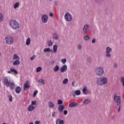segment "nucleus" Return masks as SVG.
<instances>
[{"label": "nucleus", "mask_w": 124, "mask_h": 124, "mask_svg": "<svg viewBox=\"0 0 124 124\" xmlns=\"http://www.w3.org/2000/svg\"><path fill=\"white\" fill-rule=\"evenodd\" d=\"M3 83L6 87H9L12 91L15 89L16 85L14 82L11 81L9 77H5L3 79Z\"/></svg>", "instance_id": "nucleus-1"}, {"label": "nucleus", "mask_w": 124, "mask_h": 124, "mask_svg": "<svg viewBox=\"0 0 124 124\" xmlns=\"http://www.w3.org/2000/svg\"><path fill=\"white\" fill-rule=\"evenodd\" d=\"M9 25L11 29L14 31H17L20 29V23H19L16 20L13 19L9 21Z\"/></svg>", "instance_id": "nucleus-2"}, {"label": "nucleus", "mask_w": 124, "mask_h": 124, "mask_svg": "<svg viewBox=\"0 0 124 124\" xmlns=\"http://www.w3.org/2000/svg\"><path fill=\"white\" fill-rule=\"evenodd\" d=\"M95 73L97 76H102L104 74V68L103 67H97L95 69Z\"/></svg>", "instance_id": "nucleus-3"}, {"label": "nucleus", "mask_w": 124, "mask_h": 124, "mask_svg": "<svg viewBox=\"0 0 124 124\" xmlns=\"http://www.w3.org/2000/svg\"><path fill=\"white\" fill-rule=\"evenodd\" d=\"M5 40L7 45H12L13 42H14L13 38L10 36H6L5 38Z\"/></svg>", "instance_id": "nucleus-4"}, {"label": "nucleus", "mask_w": 124, "mask_h": 124, "mask_svg": "<svg viewBox=\"0 0 124 124\" xmlns=\"http://www.w3.org/2000/svg\"><path fill=\"white\" fill-rule=\"evenodd\" d=\"M64 18L67 22H71L72 21V16L69 13H66L64 15Z\"/></svg>", "instance_id": "nucleus-5"}, {"label": "nucleus", "mask_w": 124, "mask_h": 124, "mask_svg": "<svg viewBox=\"0 0 124 124\" xmlns=\"http://www.w3.org/2000/svg\"><path fill=\"white\" fill-rule=\"evenodd\" d=\"M114 101L116 103V105L119 106L121 105V96L115 95L114 97Z\"/></svg>", "instance_id": "nucleus-6"}, {"label": "nucleus", "mask_w": 124, "mask_h": 124, "mask_svg": "<svg viewBox=\"0 0 124 124\" xmlns=\"http://www.w3.org/2000/svg\"><path fill=\"white\" fill-rule=\"evenodd\" d=\"M42 22L44 24L47 23L48 22V16L46 15H43L42 16Z\"/></svg>", "instance_id": "nucleus-7"}, {"label": "nucleus", "mask_w": 124, "mask_h": 124, "mask_svg": "<svg viewBox=\"0 0 124 124\" xmlns=\"http://www.w3.org/2000/svg\"><path fill=\"white\" fill-rule=\"evenodd\" d=\"M30 88V81L27 80L24 85V91H27Z\"/></svg>", "instance_id": "nucleus-8"}, {"label": "nucleus", "mask_w": 124, "mask_h": 124, "mask_svg": "<svg viewBox=\"0 0 124 124\" xmlns=\"http://www.w3.org/2000/svg\"><path fill=\"white\" fill-rule=\"evenodd\" d=\"M66 70H67V65L66 64L63 65V66L60 68V72H62V73L65 72Z\"/></svg>", "instance_id": "nucleus-9"}, {"label": "nucleus", "mask_w": 124, "mask_h": 124, "mask_svg": "<svg viewBox=\"0 0 124 124\" xmlns=\"http://www.w3.org/2000/svg\"><path fill=\"white\" fill-rule=\"evenodd\" d=\"M90 29V25H89L88 24H85L83 28V32H87V31H89Z\"/></svg>", "instance_id": "nucleus-10"}, {"label": "nucleus", "mask_w": 124, "mask_h": 124, "mask_svg": "<svg viewBox=\"0 0 124 124\" xmlns=\"http://www.w3.org/2000/svg\"><path fill=\"white\" fill-rule=\"evenodd\" d=\"M65 107V106H64V105H61L58 107V110L59 112H60V113H62V111H63V109H64Z\"/></svg>", "instance_id": "nucleus-11"}, {"label": "nucleus", "mask_w": 124, "mask_h": 124, "mask_svg": "<svg viewBox=\"0 0 124 124\" xmlns=\"http://www.w3.org/2000/svg\"><path fill=\"white\" fill-rule=\"evenodd\" d=\"M96 84H97V85H98L99 86H103L101 78H98L96 81Z\"/></svg>", "instance_id": "nucleus-12"}, {"label": "nucleus", "mask_w": 124, "mask_h": 124, "mask_svg": "<svg viewBox=\"0 0 124 124\" xmlns=\"http://www.w3.org/2000/svg\"><path fill=\"white\" fill-rule=\"evenodd\" d=\"M102 82L103 83V85H105L108 83V79L107 78H101Z\"/></svg>", "instance_id": "nucleus-13"}, {"label": "nucleus", "mask_w": 124, "mask_h": 124, "mask_svg": "<svg viewBox=\"0 0 124 124\" xmlns=\"http://www.w3.org/2000/svg\"><path fill=\"white\" fill-rule=\"evenodd\" d=\"M27 110L29 111V112H31V111H33V110H34V106L30 105L27 108Z\"/></svg>", "instance_id": "nucleus-14"}, {"label": "nucleus", "mask_w": 124, "mask_h": 124, "mask_svg": "<svg viewBox=\"0 0 124 124\" xmlns=\"http://www.w3.org/2000/svg\"><path fill=\"white\" fill-rule=\"evenodd\" d=\"M22 89H21V87L20 86H17L15 89V92L16 93H20Z\"/></svg>", "instance_id": "nucleus-15"}, {"label": "nucleus", "mask_w": 124, "mask_h": 124, "mask_svg": "<svg viewBox=\"0 0 124 124\" xmlns=\"http://www.w3.org/2000/svg\"><path fill=\"white\" fill-rule=\"evenodd\" d=\"M56 124H64V121L63 120H62L60 119H58L56 120Z\"/></svg>", "instance_id": "nucleus-16"}, {"label": "nucleus", "mask_w": 124, "mask_h": 124, "mask_svg": "<svg viewBox=\"0 0 124 124\" xmlns=\"http://www.w3.org/2000/svg\"><path fill=\"white\" fill-rule=\"evenodd\" d=\"M78 105V103L77 102H73L72 103H70L69 105V107H75V106H77Z\"/></svg>", "instance_id": "nucleus-17"}, {"label": "nucleus", "mask_w": 124, "mask_h": 124, "mask_svg": "<svg viewBox=\"0 0 124 124\" xmlns=\"http://www.w3.org/2000/svg\"><path fill=\"white\" fill-rule=\"evenodd\" d=\"M57 51H58V46L57 45L53 46V50H52V52L55 54V53L57 52Z\"/></svg>", "instance_id": "nucleus-18"}, {"label": "nucleus", "mask_w": 124, "mask_h": 124, "mask_svg": "<svg viewBox=\"0 0 124 124\" xmlns=\"http://www.w3.org/2000/svg\"><path fill=\"white\" fill-rule=\"evenodd\" d=\"M13 65H19L20 64V61L19 59L15 61L13 63Z\"/></svg>", "instance_id": "nucleus-19"}, {"label": "nucleus", "mask_w": 124, "mask_h": 124, "mask_svg": "<svg viewBox=\"0 0 124 124\" xmlns=\"http://www.w3.org/2000/svg\"><path fill=\"white\" fill-rule=\"evenodd\" d=\"M91 102H92L91 100L89 99H87L83 101V104H85V105H86L87 104H89V103H91Z\"/></svg>", "instance_id": "nucleus-20"}, {"label": "nucleus", "mask_w": 124, "mask_h": 124, "mask_svg": "<svg viewBox=\"0 0 124 124\" xmlns=\"http://www.w3.org/2000/svg\"><path fill=\"white\" fill-rule=\"evenodd\" d=\"M19 6H20V3H19V2H17L14 5V9H17V8H18Z\"/></svg>", "instance_id": "nucleus-21"}, {"label": "nucleus", "mask_w": 124, "mask_h": 124, "mask_svg": "<svg viewBox=\"0 0 124 124\" xmlns=\"http://www.w3.org/2000/svg\"><path fill=\"white\" fill-rule=\"evenodd\" d=\"M82 93L84 94H87L88 93V89H87V87H84L82 90Z\"/></svg>", "instance_id": "nucleus-22"}, {"label": "nucleus", "mask_w": 124, "mask_h": 124, "mask_svg": "<svg viewBox=\"0 0 124 124\" xmlns=\"http://www.w3.org/2000/svg\"><path fill=\"white\" fill-rule=\"evenodd\" d=\"M54 106H55V104H54V103H53L52 102H48L49 108H54Z\"/></svg>", "instance_id": "nucleus-23"}, {"label": "nucleus", "mask_w": 124, "mask_h": 124, "mask_svg": "<svg viewBox=\"0 0 124 124\" xmlns=\"http://www.w3.org/2000/svg\"><path fill=\"white\" fill-rule=\"evenodd\" d=\"M59 70L60 67L58 65H56L53 68V71L54 72H57V71H59Z\"/></svg>", "instance_id": "nucleus-24"}, {"label": "nucleus", "mask_w": 124, "mask_h": 124, "mask_svg": "<svg viewBox=\"0 0 124 124\" xmlns=\"http://www.w3.org/2000/svg\"><path fill=\"white\" fill-rule=\"evenodd\" d=\"M87 62L89 63V64H91L92 63V62H93V59L91 57H88L87 59Z\"/></svg>", "instance_id": "nucleus-25"}, {"label": "nucleus", "mask_w": 124, "mask_h": 124, "mask_svg": "<svg viewBox=\"0 0 124 124\" xmlns=\"http://www.w3.org/2000/svg\"><path fill=\"white\" fill-rule=\"evenodd\" d=\"M53 38L55 40H58V39H59V36L56 33H54L53 36Z\"/></svg>", "instance_id": "nucleus-26"}, {"label": "nucleus", "mask_w": 124, "mask_h": 124, "mask_svg": "<svg viewBox=\"0 0 124 124\" xmlns=\"http://www.w3.org/2000/svg\"><path fill=\"white\" fill-rule=\"evenodd\" d=\"M112 52V48H110V47L108 46L106 49V53H110Z\"/></svg>", "instance_id": "nucleus-27"}, {"label": "nucleus", "mask_w": 124, "mask_h": 124, "mask_svg": "<svg viewBox=\"0 0 124 124\" xmlns=\"http://www.w3.org/2000/svg\"><path fill=\"white\" fill-rule=\"evenodd\" d=\"M30 44H31V38H28L26 40V45L28 46Z\"/></svg>", "instance_id": "nucleus-28"}, {"label": "nucleus", "mask_w": 124, "mask_h": 124, "mask_svg": "<svg viewBox=\"0 0 124 124\" xmlns=\"http://www.w3.org/2000/svg\"><path fill=\"white\" fill-rule=\"evenodd\" d=\"M44 52L45 53H47V52H48L49 53H50V52H51V49H50L49 48H45L44 49Z\"/></svg>", "instance_id": "nucleus-29"}, {"label": "nucleus", "mask_w": 124, "mask_h": 124, "mask_svg": "<svg viewBox=\"0 0 124 124\" xmlns=\"http://www.w3.org/2000/svg\"><path fill=\"white\" fill-rule=\"evenodd\" d=\"M10 71H11V72L14 73L15 74H18V72H17V70H15V69L11 68Z\"/></svg>", "instance_id": "nucleus-30"}, {"label": "nucleus", "mask_w": 124, "mask_h": 124, "mask_svg": "<svg viewBox=\"0 0 124 124\" xmlns=\"http://www.w3.org/2000/svg\"><path fill=\"white\" fill-rule=\"evenodd\" d=\"M75 93L76 95H80L81 94V91L80 90H76Z\"/></svg>", "instance_id": "nucleus-31"}, {"label": "nucleus", "mask_w": 124, "mask_h": 124, "mask_svg": "<svg viewBox=\"0 0 124 124\" xmlns=\"http://www.w3.org/2000/svg\"><path fill=\"white\" fill-rule=\"evenodd\" d=\"M83 38L84 40H86L87 41L89 40V39H90V36L89 35H87L86 36H84Z\"/></svg>", "instance_id": "nucleus-32"}, {"label": "nucleus", "mask_w": 124, "mask_h": 124, "mask_svg": "<svg viewBox=\"0 0 124 124\" xmlns=\"http://www.w3.org/2000/svg\"><path fill=\"white\" fill-rule=\"evenodd\" d=\"M39 83H41V84H42L43 85H44L45 84V80L40 79L38 80Z\"/></svg>", "instance_id": "nucleus-33"}, {"label": "nucleus", "mask_w": 124, "mask_h": 124, "mask_svg": "<svg viewBox=\"0 0 124 124\" xmlns=\"http://www.w3.org/2000/svg\"><path fill=\"white\" fill-rule=\"evenodd\" d=\"M17 59H19V56H18V55L17 54H14L13 56V59L17 60Z\"/></svg>", "instance_id": "nucleus-34"}, {"label": "nucleus", "mask_w": 124, "mask_h": 124, "mask_svg": "<svg viewBox=\"0 0 124 124\" xmlns=\"http://www.w3.org/2000/svg\"><path fill=\"white\" fill-rule=\"evenodd\" d=\"M120 81L121 83H122L123 87H124V77H122L121 78Z\"/></svg>", "instance_id": "nucleus-35"}, {"label": "nucleus", "mask_w": 124, "mask_h": 124, "mask_svg": "<svg viewBox=\"0 0 124 124\" xmlns=\"http://www.w3.org/2000/svg\"><path fill=\"white\" fill-rule=\"evenodd\" d=\"M67 82H68V78H65L63 81L62 83L65 85L66 84H67Z\"/></svg>", "instance_id": "nucleus-36"}, {"label": "nucleus", "mask_w": 124, "mask_h": 124, "mask_svg": "<svg viewBox=\"0 0 124 124\" xmlns=\"http://www.w3.org/2000/svg\"><path fill=\"white\" fill-rule=\"evenodd\" d=\"M47 44L48 46H53V43L52 42L51 40H50L49 41H48L47 43Z\"/></svg>", "instance_id": "nucleus-37"}, {"label": "nucleus", "mask_w": 124, "mask_h": 124, "mask_svg": "<svg viewBox=\"0 0 124 124\" xmlns=\"http://www.w3.org/2000/svg\"><path fill=\"white\" fill-rule=\"evenodd\" d=\"M42 70V68L41 67H38L36 69V72H40V71Z\"/></svg>", "instance_id": "nucleus-38"}, {"label": "nucleus", "mask_w": 124, "mask_h": 124, "mask_svg": "<svg viewBox=\"0 0 124 124\" xmlns=\"http://www.w3.org/2000/svg\"><path fill=\"white\" fill-rule=\"evenodd\" d=\"M9 100L10 102H12V100H13V97H12V95H8Z\"/></svg>", "instance_id": "nucleus-39"}, {"label": "nucleus", "mask_w": 124, "mask_h": 124, "mask_svg": "<svg viewBox=\"0 0 124 124\" xmlns=\"http://www.w3.org/2000/svg\"><path fill=\"white\" fill-rule=\"evenodd\" d=\"M61 62H62V63H63V64H64L65 62H66V59H62L61 60Z\"/></svg>", "instance_id": "nucleus-40"}, {"label": "nucleus", "mask_w": 124, "mask_h": 124, "mask_svg": "<svg viewBox=\"0 0 124 124\" xmlns=\"http://www.w3.org/2000/svg\"><path fill=\"white\" fill-rule=\"evenodd\" d=\"M62 103H63L62 100L61 99H59L58 100V104L59 105H62Z\"/></svg>", "instance_id": "nucleus-41"}, {"label": "nucleus", "mask_w": 124, "mask_h": 124, "mask_svg": "<svg viewBox=\"0 0 124 124\" xmlns=\"http://www.w3.org/2000/svg\"><path fill=\"white\" fill-rule=\"evenodd\" d=\"M2 20H3V16L0 13V22H2Z\"/></svg>", "instance_id": "nucleus-42"}, {"label": "nucleus", "mask_w": 124, "mask_h": 124, "mask_svg": "<svg viewBox=\"0 0 124 124\" xmlns=\"http://www.w3.org/2000/svg\"><path fill=\"white\" fill-rule=\"evenodd\" d=\"M38 93V92L37 91V90H35L33 94V97H35V96L36 95V94H37V93Z\"/></svg>", "instance_id": "nucleus-43"}, {"label": "nucleus", "mask_w": 124, "mask_h": 124, "mask_svg": "<svg viewBox=\"0 0 124 124\" xmlns=\"http://www.w3.org/2000/svg\"><path fill=\"white\" fill-rule=\"evenodd\" d=\"M31 105L32 106H33V105H36V101H32L31 104Z\"/></svg>", "instance_id": "nucleus-44"}, {"label": "nucleus", "mask_w": 124, "mask_h": 124, "mask_svg": "<svg viewBox=\"0 0 124 124\" xmlns=\"http://www.w3.org/2000/svg\"><path fill=\"white\" fill-rule=\"evenodd\" d=\"M106 57H107V58H111V54H110V53H106Z\"/></svg>", "instance_id": "nucleus-45"}, {"label": "nucleus", "mask_w": 124, "mask_h": 124, "mask_svg": "<svg viewBox=\"0 0 124 124\" xmlns=\"http://www.w3.org/2000/svg\"><path fill=\"white\" fill-rule=\"evenodd\" d=\"M35 58H36L35 55H33L32 57H31V60L33 61V60H34V59H35Z\"/></svg>", "instance_id": "nucleus-46"}, {"label": "nucleus", "mask_w": 124, "mask_h": 124, "mask_svg": "<svg viewBox=\"0 0 124 124\" xmlns=\"http://www.w3.org/2000/svg\"><path fill=\"white\" fill-rule=\"evenodd\" d=\"M78 50H80L82 48V46L80 44L78 46Z\"/></svg>", "instance_id": "nucleus-47"}, {"label": "nucleus", "mask_w": 124, "mask_h": 124, "mask_svg": "<svg viewBox=\"0 0 124 124\" xmlns=\"http://www.w3.org/2000/svg\"><path fill=\"white\" fill-rule=\"evenodd\" d=\"M35 124H40V121H36L34 123Z\"/></svg>", "instance_id": "nucleus-48"}, {"label": "nucleus", "mask_w": 124, "mask_h": 124, "mask_svg": "<svg viewBox=\"0 0 124 124\" xmlns=\"http://www.w3.org/2000/svg\"><path fill=\"white\" fill-rule=\"evenodd\" d=\"M68 111L67 110H64L63 111V114L64 115H67Z\"/></svg>", "instance_id": "nucleus-49"}, {"label": "nucleus", "mask_w": 124, "mask_h": 124, "mask_svg": "<svg viewBox=\"0 0 124 124\" xmlns=\"http://www.w3.org/2000/svg\"><path fill=\"white\" fill-rule=\"evenodd\" d=\"M52 117H56V112H52Z\"/></svg>", "instance_id": "nucleus-50"}, {"label": "nucleus", "mask_w": 124, "mask_h": 124, "mask_svg": "<svg viewBox=\"0 0 124 124\" xmlns=\"http://www.w3.org/2000/svg\"><path fill=\"white\" fill-rule=\"evenodd\" d=\"M92 43L93 44V43H95V39H93L92 41Z\"/></svg>", "instance_id": "nucleus-51"}, {"label": "nucleus", "mask_w": 124, "mask_h": 124, "mask_svg": "<svg viewBox=\"0 0 124 124\" xmlns=\"http://www.w3.org/2000/svg\"><path fill=\"white\" fill-rule=\"evenodd\" d=\"M51 64L53 65L54 64H55V61H51Z\"/></svg>", "instance_id": "nucleus-52"}, {"label": "nucleus", "mask_w": 124, "mask_h": 124, "mask_svg": "<svg viewBox=\"0 0 124 124\" xmlns=\"http://www.w3.org/2000/svg\"><path fill=\"white\" fill-rule=\"evenodd\" d=\"M49 16H50V17H53V16H54V15H53V13H49Z\"/></svg>", "instance_id": "nucleus-53"}, {"label": "nucleus", "mask_w": 124, "mask_h": 124, "mask_svg": "<svg viewBox=\"0 0 124 124\" xmlns=\"http://www.w3.org/2000/svg\"><path fill=\"white\" fill-rule=\"evenodd\" d=\"M75 83H76L75 81H74L72 82V84L73 87H74V84H75Z\"/></svg>", "instance_id": "nucleus-54"}, {"label": "nucleus", "mask_w": 124, "mask_h": 124, "mask_svg": "<svg viewBox=\"0 0 124 124\" xmlns=\"http://www.w3.org/2000/svg\"><path fill=\"white\" fill-rule=\"evenodd\" d=\"M117 64H116V63H115L114 65V66H113V67H114V68H116L117 67Z\"/></svg>", "instance_id": "nucleus-55"}, {"label": "nucleus", "mask_w": 124, "mask_h": 124, "mask_svg": "<svg viewBox=\"0 0 124 124\" xmlns=\"http://www.w3.org/2000/svg\"><path fill=\"white\" fill-rule=\"evenodd\" d=\"M121 111V106L119 107L118 109V112H120Z\"/></svg>", "instance_id": "nucleus-56"}, {"label": "nucleus", "mask_w": 124, "mask_h": 124, "mask_svg": "<svg viewBox=\"0 0 124 124\" xmlns=\"http://www.w3.org/2000/svg\"><path fill=\"white\" fill-rule=\"evenodd\" d=\"M111 119L112 120H114V119H115V115L112 116Z\"/></svg>", "instance_id": "nucleus-57"}, {"label": "nucleus", "mask_w": 124, "mask_h": 124, "mask_svg": "<svg viewBox=\"0 0 124 124\" xmlns=\"http://www.w3.org/2000/svg\"><path fill=\"white\" fill-rule=\"evenodd\" d=\"M72 95H73V97H76V95H75V94H73Z\"/></svg>", "instance_id": "nucleus-58"}, {"label": "nucleus", "mask_w": 124, "mask_h": 124, "mask_svg": "<svg viewBox=\"0 0 124 124\" xmlns=\"http://www.w3.org/2000/svg\"><path fill=\"white\" fill-rule=\"evenodd\" d=\"M8 73H9V74L11 73V71H8Z\"/></svg>", "instance_id": "nucleus-59"}, {"label": "nucleus", "mask_w": 124, "mask_h": 124, "mask_svg": "<svg viewBox=\"0 0 124 124\" xmlns=\"http://www.w3.org/2000/svg\"><path fill=\"white\" fill-rule=\"evenodd\" d=\"M123 98H124V94H123Z\"/></svg>", "instance_id": "nucleus-60"}, {"label": "nucleus", "mask_w": 124, "mask_h": 124, "mask_svg": "<svg viewBox=\"0 0 124 124\" xmlns=\"http://www.w3.org/2000/svg\"><path fill=\"white\" fill-rule=\"evenodd\" d=\"M50 1H52V0H49Z\"/></svg>", "instance_id": "nucleus-61"}, {"label": "nucleus", "mask_w": 124, "mask_h": 124, "mask_svg": "<svg viewBox=\"0 0 124 124\" xmlns=\"http://www.w3.org/2000/svg\"><path fill=\"white\" fill-rule=\"evenodd\" d=\"M0 55H1V54H0Z\"/></svg>", "instance_id": "nucleus-62"}, {"label": "nucleus", "mask_w": 124, "mask_h": 124, "mask_svg": "<svg viewBox=\"0 0 124 124\" xmlns=\"http://www.w3.org/2000/svg\"><path fill=\"white\" fill-rule=\"evenodd\" d=\"M55 5H57V4H55Z\"/></svg>", "instance_id": "nucleus-63"}, {"label": "nucleus", "mask_w": 124, "mask_h": 124, "mask_svg": "<svg viewBox=\"0 0 124 124\" xmlns=\"http://www.w3.org/2000/svg\"><path fill=\"white\" fill-rule=\"evenodd\" d=\"M55 5H57V4H55Z\"/></svg>", "instance_id": "nucleus-64"}]
</instances>
